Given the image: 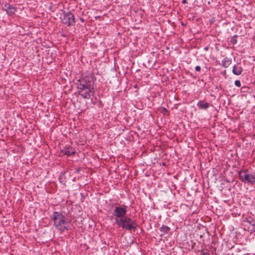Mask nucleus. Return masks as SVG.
I'll return each mask as SVG.
<instances>
[{
    "mask_svg": "<svg viewBox=\"0 0 255 255\" xmlns=\"http://www.w3.org/2000/svg\"><path fill=\"white\" fill-rule=\"evenodd\" d=\"M51 219L53 221L54 226L60 233L69 230V222L62 213L54 212Z\"/></svg>",
    "mask_w": 255,
    "mask_h": 255,
    "instance_id": "1",
    "label": "nucleus"
},
{
    "mask_svg": "<svg viewBox=\"0 0 255 255\" xmlns=\"http://www.w3.org/2000/svg\"><path fill=\"white\" fill-rule=\"evenodd\" d=\"M77 84L79 95L84 98H91L92 100L93 98L96 99L94 97V91L90 90L89 86L84 79L79 80Z\"/></svg>",
    "mask_w": 255,
    "mask_h": 255,
    "instance_id": "2",
    "label": "nucleus"
},
{
    "mask_svg": "<svg viewBox=\"0 0 255 255\" xmlns=\"http://www.w3.org/2000/svg\"><path fill=\"white\" fill-rule=\"evenodd\" d=\"M116 222L119 227L128 231H134L137 227L136 221L127 216L121 219H116Z\"/></svg>",
    "mask_w": 255,
    "mask_h": 255,
    "instance_id": "3",
    "label": "nucleus"
},
{
    "mask_svg": "<svg viewBox=\"0 0 255 255\" xmlns=\"http://www.w3.org/2000/svg\"><path fill=\"white\" fill-rule=\"evenodd\" d=\"M239 176L242 181L252 184L255 183V170L250 172L248 170L240 171L239 172Z\"/></svg>",
    "mask_w": 255,
    "mask_h": 255,
    "instance_id": "4",
    "label": "nucleus"
},
{
    "mask_svg": "<svg viewBox=\"0 0 255 255\" xmlns=\"http://www.w3.org/2000/svg\"><path fill=\"white\" fill-rule=\"evenodd\" d=\"M60 19L63 24L68 26L73 25L75 22L74 15L70 11L67 12L63 11L60 17Z\"/></svg>",
    "mask_w": 255,
    "mask_h": 255,
    "instance_id": "5",
    "label": "nucleus"
},
{
    "mask_svg": "<svg viewBox=\"0 0 255 255\" xmlns=\"http://www.w3.org/2000/svg\"><path fill=\"white\" fill-rule=\"evenodd\" d=\"M128 207L125 205L116 207L113 215L116 219H121L126 217Z\"/></svg>",
    "mask_w": 255,
    "mask_h": 255,
    "instance_id": "6",
    "label": "nucleus"
},
{
    "mask_svg": "<svg viewBox=\"0 0 255 255\" xmlns=\"http://www.w3.org/2000/svg\"><path fill=\"white\" fill-rule=\"evenodd\" d=\"M75 149L70 145L65 146L60 151V153L62 155H67L68 156L75 154Z\"/></svg>",
    "mask_w": 255,
    "mask_h": 255,
    "instance_id": "7",
    "label": "nucleus"
},
{
    "mask_svg": "<svg viewBox=\"0 0 255 255\" xmlns=\"http://www.w3.org/2000/svg\"><path fill=\"white\" fill-rule=\"evenodd\" d=\"M5 10L6 11V13L9 16H12L15 14V12L16 11V8L12 4L9 3H6L4 5Z\"/></svg>",
    "mask_w": 255,
    "mask_h": 255,
    "instance_id": "8",
    "label": "nucleus"
},
{
    "mask_svg": "<svg viewBox=\"0 0 255 255\" xmlns=\"http://www.w3.org/2000/svg\"><path fill=\"white\" fill-rule=\"evenodd\" d=\"M243 67L239 64H235L233 67L232 72L235 75H240L243 72Z\"/></svg>",
    "mask_w": 255,
    "mask_h": 255,
    "instance_id": "9",
    "label": "nucleus"
},
{
    "mask_svg": "<svg viewBox=\"0 0 255 255\" xmlns=\"http://www.w3.org/2000/svg\"><path fill=\"white\" fill-rule=\"evenodd\" d=\"M197 106L200 110H206L209 108L210 104L203 100H200L198 102Z\"/></svg>",
    "mask_w": 255,
    "mask_h": 255,
    "instance_id": "10",
    "label": "nucleus"
},
{
    "mask_svg": "<svg viewBox=\"0 0 255 255\" xmlns=\"http://www.w3.org/2000/svg\"><path fill=\"white\" fill-rule=\"evenodd\" d=\"M222 62V66L224 68H228L232 64V61L231 58L225 57Z\"/></svg>",
    "mask_w": 255,
    "mask_h": 255,
    "instance_id": "11",
    "label": "nucleus"
},
{
    "mask_svg": "<svg viewBox=\"0 0 255 255\" xmlns=\"http://www.w3.org/2000/svg\"><path fill=\"white\" fill-rule=\"evenodd\" d=\"M170 229V228L168 226L162 225L160 228V231L164 233H167L169 231Z\"/></svg>",
    "mask_w": 255,
    "mask_h": 255,
    "instance_id": "12",
    "label": "nucleus"
},
{
    "mask_svg": "<svg viewBox=\"0 0 255 255\" xmlns=\"http://www.w3.org/2000/svg\"><path fill=\"white\" fill-rule=\"evenodd\" d=\"M237 35H234L233 37H232L230 42L232 44L234 45L237 43Z\"/></svg>",
    "mask_w": 255,
    "mask_h": 255,
    "instance_id": "13",
    "label": "nucleus"
},
{
    "mask_svg": "<svg viewBox=\"0 0 255 255\" xmlns=\"http://www.w3.org/2000/svg\"><path fill=\"white\" fill-rule=\"evenodd\" d=\"M235 85L238 87H240L241 86V83L240 81L238 80H236L235 81Z\"/></svg>",
    "mask_w": 255,
    "mask_h": 255,
    "instance_id": "14",
    "label": "nucleus"
},
{
    "mask_svg": "<svg viewBox=\"0 0 255 255\" xmlns=\"http://www.w3.org/2000/svg\"><path fill=\"white\" fill-rule=\"evenodd\" d=\"M195 69L196 71L199 72L201 71V67L200 66H196Z\"/></svg>",
    "mask_w": 255,
    "mask_h": 255,
    "instance_id": "15",
    "label": "nucleus"
},
{
    "mask_svg": "<svg viewBox=\"0 0 255 255\" xmlns=\"http://www.w3.org/2000/svg\"><path fill=\"white\" fill-rule=\"evenodd\" d=\"M248 222H249V223L252 225V226H254L255 225V222L254 221H249L248 220Z\"/></svg>",
    "mask_w": 255,
    "mask_h": 255,
    "instance_id": "16",
    "label": "nucleus"
},
{
    "mask_svg": "<svg viewBox=\"0 0 255 255\" xmlns=\"http://www.w3.org/2000/svg\"><path fill=\"white\" fill-rule=\"evenodd\" d=\"M182 3L183 4H186V3H187V0H182Z\"/></svg>",
    "mask_w": 255,
    "mask_h": 255,
    "instance_id": "17",
    "label": "nucleus"
},
{
    "mask_svg": "<svg viewBox=\"0 0 255 255\" xmlns=\"http://www.w3.org/2000/svg\"><path fill=\"white\" fill-rule=\"evenodd\" d=\"M80 19H81V21H82V22H83V21H84V19H83V18H81Z\"/></svg>",
    "mask_w": 255,
    "mask_h": 255,
    "instance_id": "18",
    "label": "nucleus"
},
{
    "mask_svg": "<svg viewBox=\"0 0 255 255\" xmlns=\"http://www.w3.org/2000/svg\"><path fill=\"white\" fill-rule=\"evenodd\" d=\"M166 109L165 108H164V111H166Z\"/></svg>",
    "mask_w": 255,
    "mask_h": 255,
    "instance_id": "19",
    "label": "nucleus"
}]
</instances>
